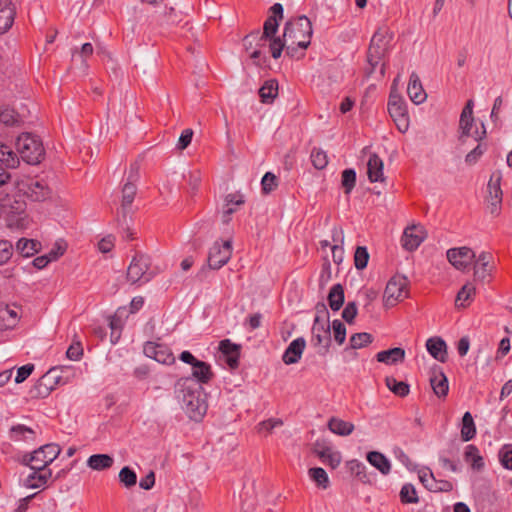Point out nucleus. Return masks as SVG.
I'll list each match as a JSON object with an SVG mask.
<instances>
[{
  "mask_svg": "<svg viewBox=\"0 0 512 512\" xmlns=\"http://www.w3.org/2000/svg\"><path fill=\"white\" fill-rule=\"evenodd\" d=\"M176 386L189 418L200 420L206 414L208 407L204 388L189 377L179 379Z\"/></svg>",
  "mask_w": 512,
  "mask_h": 512,
  "instance_id": "f257e3e1",
  "label": "nucleus"
},
{
  "mask_svg": "<svg viewBox=\"0 0 512 512\" xmlns=\"http://www.w3.org/2000/svg\"><path fill=\"white\" fill-rule=\"evenodd\" d=\"M271 15L266 19L263 26V32L255 31L244 38L245 43L249 39H259L260 42L270 41V52L274 59H278L285 47L284 39L276 37L278 31L279 20L283 18V6L280 3H275L271 8Z\"/></svg>",
  "mask_w": 512,
  "mask_h": 512,
  "instance_id": "f03ea898",
  "label": "nucleus"
},
{
  "mask_svg": "<svg viewBox=\"0 0 512 512\" xmlns=\"http://www.w3.org/2000/svg\"><path fill=\"white\" fill-rule=\"evenodd\" d=\"M312 34L313 29L310 19L302 15L289 20L285 24L283 38L285 44L289 42V40H293V44H297L301 50H305L310 45Z\"/></svg>",
  "mask_w": 512,
  "mask_h": 512,
  "instance_id": "7ed1b4c3",
  "label": "nucleus"
},
{
  "mask_svg": "<svg viewBox=\"0 0 512 512\" xmlns=\"http://www.w3.org/2000/svg\"><path fill=\"white\" fill-rule=\"evenodd\" d=\"M17 151L23 161L28 164H39L45 156L41 140L31 133L21 134L16 141Z\"/></svg>",
  "mask_w": 512,
  "mask_h": 512,
  "instance_id": "20e7f679",
  "label": "nucleus"
},
{
  "mask_svg": "<svg viewBox=\"0 0 512 512\" xmlns=\"http://www.w3.org/2000/svg\"><path fill=\"white\" fill-rule=\"evenodd\" d=\"M391 40L392 34L388 29L380 28L372 36L367 52V62L370 65L369 74L375 71L377 65L386 55Z\"/></svg>",
  "mask_w": 512,
  "mask_h": 512,
  "instance_id": "39448f33",
  "label": "nucleus"
},
{
  "mask_svg": "<svg viewBox=\"0 0 512 512\" xmlns=\"http://www.w3.org/2000/svg\"><path fill=\"white\" fill-rule=\"evenodd\" d=\"M61 448L58 444H45L32 453L23 456L22 463L29 466L32 470H43L59 456Z\"/></svg>",
  "mask_w": 512,
  "mask_h": 512,
  "instance_id": "423d86ee",
  "label": "nucleus"
},
{
  "mask_svg": "<svg viewBox=\"0 0 512 512\" xmlns=\"http://www.w3.org/2000/svg\"><path fill=\"white\" fill-rule=\"evenodd\" d=\"M473 107H474V101L472 99H469L464 108L462 109V112L460 114L459 119V142L461 144H465L469 137H473V139L476 142H479L483 140L486 137V130L485 126L482 123V131H479L476 129L473 133L471 132L472 127L474 125L475 119L473 116Z\"/></svg>",
  "mask_w": 512,
  "mask_h": 512,
  "instance_id": "0eeeda50",
  "label": "nucleus"
},
{
  "mask_svg": "<svg viewBox=\"0 0 512 512\" xmlns=\"http://www.w3.org/2000/svg\"><path fill=\"white\" fill-rule=\"evenodd\" d=\"M151 267V259L148 255L137 252L127 269V280L131 284L136 283H147L149 282L154 274L150 270Z\"/></svg>",
  "mask_w": 512,
  "mask_h": 512,
  "instance_id": "6e6552de",
  "label": "nucleus"
},
{
  "mask_svg": "<svg viewBox=\"0 0 512 512\" xmlns=\"http://www.w3.org/2000/svg\"><path fill=\"white\" fill-rule=\"evenodd\" d=\"M408 280L405 276L395 275L387 283L383 303L389 308L396 305L399 301L408 297Z\"/></svg>",
  "mask_w": 512,
  "mask_h": 512,
  "instance_id": "1a4fd4ad",
  "label": "nucleus"
},
{
  "mask_svg": "<svg viewBox=\"0 0 512 512\" xmlns=\"http://www.w3.org/2000/svg\"><path fill=\"white\" fill-rule=\"evenodd\" d=\"M388 112L395 122L397 129L401 133H405L409 128V116L406 103L401 96L393 92L390 93Z\"/></svg>",
  "mask_w": 512,
  "mask_h": 512,
  "instance_id": "9d476101",
  "label": "nucleus"
},
{
  "mask_svg": "<svg viewBox=\"0 0 512 512\" xmlns=\"http://www.w3.org/2000/svg\"><path fill=\"white\" fill-rule=\"evenodd\" d=\"M501 174L493 173L487 185L488 195L486 197L487 209L493 216H498L501 212L502 204V189H501Z\"/></svg>",
  "mask_w": 512,
  "mask_h": 512,
  "instance_id": "9b49d317",
  "label": "nucleus"
},
{
  "mask_svg": "<svg viewBox=\"0 0 512 512\" xmlns=\"http://www.w3.org/2000/svg\"><path fill=\"white\" fill-rule=\"evenodd\" d=\"M311 342L315 347L320 348V354H325L328 352L331 344V332L328 320L324 322L321 321L319 316L315 317L312 327Z\"/></svg>",
  "mask_w": 512,
  "mask_h": 512,
  "instance_id": "f8f14e48",
  "label": "nucleus"
},
{
  "mask_svg": "<svg viewBox=\"0 0 512 512\" xmlns=\"http://www.w3.org/2000/svg\"><path fill=\"white\" fill-rule=\"evenodd\" d=\"M22 191L32 201H44L50 197V188L42 180L27 179L18 184Z\"/></svg>",
  "mask_w": 512,
  "mask_h": 512,
  "instance_id": "ddd939ff",
  "label": "nucleus"
},
{
  "mask_svg": "<svg viewBox=\"0 0 512 512\" xmlns=\"http://www.w3.org/2000/svg\"><path fill=\"white\" fill-rule=\"evenodd\" d=\"M231 255V240H226L222 245H220L218 242H215L214 245L210 248L208 254V265L212 269H220L230 260Z\"/></svg>",
  "mask_w": 512,
  "mask_h": 512,
  "instance_id": "4468645a",
  "label": "nucleus"
},
{
  "mask_svg": "<svg viewBox=\"0 0 512 512\" xmlns=\"http://www.w3.org/2000/svg\"><path fill=\"white\" fill-rule=\"evenodd\" d=\"M143 352L147 357L152 358L159 363L165 365H172L175 363V357L171 349L164 344L148 341L143 347Z\"/></svg>",
  "mask_w": 512,
  "mask_h": 512,
  "instance_id": "2eb2a0df",
  "label": "nucleus"
},
{
  "mask_svg": "<svg viewBox=\"0 0 512 512\" xmlns=\"http://www.w3.org/2000/svg\"><path fill=\"white\" fill-rule=\"evenodd\" d=\"M447 259L458 270H465L475 258L474 251L466 246L447 250Z\"/></svg>",
  "mask_w": 512,
  "mask_h": 512,
  "instance_id": "dca6fc26",
  "label": "nucleus"
},
{
  "mask_svg": "<svg viewBox=\"0 0 512 512\" xmlns=\"http://www.w3.org/2000/svg\"><path fill=\"white\" fill-rule=\"evenodd\" d=\"M426 238V231L420 225L406 227L402 236V246L408 251L416 250Z\"/></svg>",
  "mask_w": 512,
  "mask_h": 512,
  "instance_id": "f3484780",
  "label": "nucleus"
},
{
  "mask_svg": "<svg viewBox=\"0 0 512 512\" xmlns=\"http://www.w3.org/2000/svg\"><path fill=\"white\" fill-rule=\"evenodd\" d=\"M494 268L492 255L488 252L480 253L474 266V279L485 282L487 278L491 277Z\"/></svg>",
  "mask_w": 512,
  "mask_h": 512,
  "instance_id": "a211bd4d",
  "label": "nucleus"
},
{
  "mask_svg": "<svg viewBox=\"0 0 512 512\" xmlns=\"http://www.w3.org/2000/svg\"><path fill=\"white\" fill-rule=\"evenodd\" d=\"M430 384L435 395L439 398H445L449 391L448 379L439 366L431 369Z\"/></svg>",
  "mask_w": 512,
  "mask_h": 512,
  "instance_id": "6ab92c4d",
  "label": "nucleus"
},
{
  "mask_svg": "<svg viewBox=\"0 0 512 512\" xmlns=\"http://www.w3.org/2000/svg\"><path fill=\"white\" fill-rule=\"evenodd\" d=\"M306 347V340L303 337L294 339L283 353L282 361L286 365H292L299 362Z\"/></svg>",
  "mask_w": 512,
  "mask_h": 512,
  "instance_id": "aec40b11",
  "label": "nucleus"
},
{
  "mask_svg": "<svg viewBox=\"0 0 512 512\" xmlns=\"http://www.w3.org/2000/svg\"><path fill=\"white\" fill-rule=\"evenodd\" d=\"M53 373H48V371L41 376L34 386L30 390V394L35 398H45L47 397L52 390H54L55 382L53 381Z\"/></svg>",
  "mask_w": 512,
  "mask_h": 512,
  "instance_id": "412c9836",
  "label": "nucleus"
},
{
  "mask_svg": "<svg viewBox=\"0 0 512 512\" xmlns=\"http://www.w3.org/2000/svg\"><path fill=\"white\" fill-rule=\"evenodd\" d=\"M137 192L136 185L132 182H126L122 188L121 217L124 224L127 225V218L131 212V205Z\"/></svg>",
  "mask_w": 512,
  "mask_h": 512,
  "instance_id": "4be33fe9",
  "label": "nucleus"
},
{
  "mask_svg": "<svg viewBox=\"0 0 512 512\" xmlns=\"http://www.w3.org/2000/svg\"><path fill=\"white\" fill-rule=\"evenodd\" d=\"M15 8L10 0H0V35L6 33L13 25Z\"/></svg>",
  "mask_w": 512,
  "mask_h": 512,
  "instance_id": "5701e85b",
  "label": "nucleus"
},
{
  "mask_svg": "<svg viewBox=\"0 0 512 512\" xmlns=\"http://www.w3.org/2000/svg\"><path fill=\"white\" fill-rule=\"evenodd\" d=\"M407 93L411 101L415 104H421L426 100L427 95L422 88L418 75L415 72L410 75Z\"/></svg>",
  "mask_w": 512,
  "mask_h": 512,
  "instance_id": "b1692460",
  "label": "nucleus"
},
{
  "mask_svg": "<svg viewBox=\"0 0 512 512\" xmlns=\"http://www.w3.org/2000/svg\"><path fill=\"white\" fill-rule=\"evenodd\" d=\"M426 348L430 355L436 360L444 363L447 360V345L440 337L429 338L426 342Z\"/></svg>",
  "mask_w": 512,
  "mask_h": 512,
  "instance_id": "393cba45",
  "label": "nucleus"
},
{
  "mask_svg": "<svg viewBox=\"0 0 512 512\" xmlns=\"http://www.w3.org/2000/svg\"><path fill=\"white\" fill-rule=\"evenodd\" d=\"M51 477V469L43 468V470H33V472L26 478L24 485L31 489L44 488Z\"/></svg>",
  "mask_w": 512,
  "mask_h": 512,
  "instance_id": "a878e982",
  "label": "nucleus"
},
{
  "mask_svg": "<svg viewBox=\"0 0 512 512\" xmlns=\"http://www.w3.org/2000/svg\"><path fill=\"white\" fill-rule=\"evenodd\" d=\"M192 376L194 381L202 386V384H208L215 375L210 364L199 360L192 368Z\"/></svg>",
  "mask_w": 512,
  "mask_h": 512,
  "instance_id": "bb28decb",
  "label": "nucleus"
},
{
  "mask_svg": "<svg viewBox=\"0 0 512 512\" xmlns=\"http://www.w3.org/2000/svg\"><path fill=\"white\" fill-rule=\"evenodd\" d=\"M376 359L378 362L384 363L386 365H395L404 361L405 350L400 347L383 350L376 354Z\"/></svg>",
  "mask_w": 512,
  "mask_h": 512,
  "instance_id": "cd10ccee",
  "label": "nucleus"
},
{
  "mask_svg": "<svg viewBox=\"0 0 512 512\" xmlns=\"http://www.w3.org/2000/svg\"><path fill=\"white\" fill-rule=\"evenodd\" d=\"M367 174L371 182L384 181L383 161L377 154H372L367 163Z\"/></svg>",
  "mask_w": 512,
  "mask_h": 512,
  "instance_id": "c85d7f7f",
  "label": "nucleus"
},
{
  "mask_svg": "<svg viewBox=\"0 0 512 512\" xmlns=\"http://www.w3.org/2000/svg\"><path fill=\"white\" fill-rule=\"evenodd\" d=\"M245 202L244 196L240 193H230L225 197V204L222 212V223L228 224L231 221V215L235 209H231V204L243 205Z\"/></svg>",
  "mask_w": 512,
  "mask_h": 512,
  "instance_id": "c756f323",
  "label": "nucleus"
},
{
  "mask_svg": "<svg viewBox=\"0 0 512 512\" xmlns=\"http://www.w3.org/2000/svg\"><path fill=\"white\" fill-rule=\"evenodd\" d=\"M476 294V287L472 282H467L462 286L456 296L455 305L459 308L468 307Z\"/></svg>",
  "mask_w": 512,
  "mask_h": 512,
  "instance_id": "7c9ffc66",
  "label": "nucleus"
},
{
  "mask_svg": "<svg viewBox=\"0 0 512 512\" xmlns=\"http://www.w3.org/2000/svg\"><path fill=\"white\" fill-rule=\"evenodd\" d=\"M464 459L467 463H470L471 468L475 471H481L485 466L484 459L480 455L479 449L473 444L466 446Z\"/></svg>",
  "mask_w": 512,
  "mask_h": 512,
  "instance_id": "2f4dec72",
  "label": "nucleus"
},
{
  "mask_svg": "<svg viewBox=\"0 0 512 512\" xmlns=\"http://www.w3.org/2000/svg\"><path fill=\"white\" fill-rule=\"evenodd\" d=\"M0 163L2 167L7 169H15L20 161L17 153H15L8 145L0 142Z\"/></svg>",
  "mask_w": 512,
  "mask_h": 512,
  "instance_id": "473e14b6",
  "label": "nucleus"
},
{
  "mask_svg": "<svg viewBox=\"0 0 512 512\" xmlns=\"http://www.w3.org/2000/svg\"><path fill=\"white\" fill-rule=\"evenodd\" d=\"M18 312L9 306L0 307V330L12 329L18 322Z\"/></svg>",
  "mask_w": 512,
  "mask_h": 512,
  "instance_id": "72a5a7b5",
  "label": "nucleus"
},
{
  "mask_svg": "<svg viewBox=\"0 0 512 512\" xmlns=\"http://www.w3.org/2000/svg\"><path fill=\"white\" fill-rule=\"evenodd\" d=\"M41 249V243L34 239L20 238L16 243V251L23 257H31Z\"/></svg>",
  "mask_w": 512,
  "mask_h": 512,
  "instance_id": "f704fd0d",
  "label": "nucleus"
},
{
  "mask_svg": "<svg viewBox=\"0 0 512 512\" xmlns=\"http://www.w3.org/2000/svg\"><path fill=\"white\" fill-rule=\"evenodd\" d=\"M329 430L340 436H348L354 431V424L337 417H331L328 421Z\"/></svg>",
  "mask_w": 512,
  "mask_h": 512,
  "instance_id": "c9c22d12",
  "label": "nucleus"
},
{
  "mask_svg": "<svg viewBox=\"0 0 512 512\" xmlns=\"http://www.w3.org/2000/svg\"><path fill=\"white\" fill-rule=\"evenodd\" d=\"M278 95V82L270 79L264 82L259 89V96L261 101L265 104L272 103Z\"/></svg>",
  "mask_w": 512,
  "mask_h": 512,
  "instance_id": "e433bc0d",
  "label": "nucleus"
},
{
  "mask_svg": "<svg viewBox=\"0 0 512 512\" xmlns=\"http://www.w3.org/2000/svg\"><path fill=\"white\" fill-rule=\"evenodd\" d=\"M368 462L378 469L382 474L387 475L391 470V465L386 456L378 451H371L367 454Z\"/></svg>",
  "mask_w": 512,
  "mask_h": 512,
  "instance_id": "4c0bfd02",
  "label": "nucleus"
},
{
  "mask_svg": "<svg viewBox=\"0 0 512 512\" xmlns=\"http://www.w3.org/2000/svg\"><path fill=\"white\" fill-rule=\"evenodd\" d=\"M476 435V426L470 412H465L461 424V439L468 442Z\"/></svg>",
  "mask_w": 512,
  "mask_h": 512,
  "instance_id": "58836bf2",
  "label": "nucleus"
},
{
  "mask_svg": "<svg viewBox=\"0 0 512 512\" xmlns=\"http://www.w3.org/2000/svg\"><path fill=\"white\" fill-rule=\"evenodd\" d=\"M87 465L93 470H105L113 465V458L107 454H94L88 458Z\"/></svg>",
  "mask_w": 512,
  "mask_h": 512,
  "instance_id": "ea45409f",
  "label": "nucleus"
},
{
  "mask_svg": "<svg viewBox=\"0 0 512 512\" xmlns=\"http://www.w3.org/2000/svg\"><path fill=\"white\" fill-rule=\"evenodd\" d=\"M344 289L341 284H335L329 291L328 303L333 311H338L344 304Z\"/></svg>",
  "mask_w": 512,
  "mask_h": 512,
  "instance_id": "a19ab883",
  "label": "nucleus"
},
{
  "mask_svg": "<svg viewBox=\"0 0 512 512\" xmlns=\"http://www.w3.org/2000/svg\"><path fill=\"white\" fill-rule=\"evenodd\" d=\"M319 458L324 464L330 466L332 469H336L342 461L341 453L333 450L331 446L328 449L321 451L319 453Z\"/></svg>",
  "mask_w": 512,
  "mask_h": 512,
  "instance_id": "79ce46f5",
  "label": "nucleus"
},
{
  "mask_svg": "<svg viewBox=\"0 0 512 512\" xmlns=\"http://www.w3.org/2000/svg\"><path fill=\"white\" fill-rule=\"evenodd\" d=\"M385 383L387 388L399 397H405L410 392L409 385L404 381H397L394 377H386Z\"/></svg>",
  "mask_w": 512,
  "mask_h": 512,
  "instance_id": "37998d69",
  "label": "nucleus"
},
{
  "mask_svg": "<svg viewBox=\"0 0 512 512\" xmlns=\"http://www.w3.org/2000/svg\"><path fill=\"white\" fill-rule=\"evenodd\" d=\"M34 435L33 429L22 424L14 425L10 429V439L13 441L33 439Z\"/></svg>",
  "mask_w": 512,
  "mask_h": 512,
  "instance_id": "c03bdc74",
  "label": "nucleus"
},
{
  "mask_svg": "<svg viewBox=\"0 0 512 512\" xmlns=\"http://www.w3.org/2000/svg\"><path fill=\"white\" fill-rule=\"evenodd\" d=\"M347 467L349 471L363 483H367L370 481L366 473V466L362 462L356 459L350 460L347 462Z\"/></svg>",
  "mask_w": 512,
  "mask_h": 512,
  "instance_id": "a18cd8bd",
  "label": "nucleus"
},
{
  "mask_svg": "<svg viewBox=\"0 0 512 512\" xmlns=\"http://www.w3.org/2000/svg\"><path fill=\"white\" fill-rule=\"evenodd\" d=\"M309 476L317 484L318 487L326 489L329 486V478L326 471L323 468H310Z\"/></svg>",
  "mask_w": 512,
  "mask_h": 512,
  "instance_id": "49530a36",
  "label": "nucleus"
},
{
  "mask_svg": "<svg viewBox=\"0 0 512 512\" xmlns=\"http://www.w3.org/2000/svg\"><path fill=\"white\" fill-rule=\"evenodd\" d=\"M400 500L404 504H415L419 502L415 487L407 483L402 486L400 491Z\"/></svg>",
  "mask_w": 512,
  "mask_h": 512,
  "instance_id": "de8ad7c7",
  "label": "nucleus"
},
{
  "mask_svg": "<svg viewBox=\"0 0 512 512\" xmlns=\"http://www.w3.org/2000/svg\"><path fill=\"white\" fill-rule=\"evenodd\" d=\"M373 341V336L367 332L355 333L350 338V346L352 349L363 348Z\"/></svg>",
  "mask_w": 512,
  "mask_h": 512,
  "instance_id": "09e8293b",
  "label": "nucleus"
},
{
  "mask_svg": "<svg viewBox=\"0 0 512 512\" xmlns=\"http://www.w3.org/2000/svg\"><path fill=\"white\" fill-rule=\"evenodd\" d=\"M313 166L318 169H324L328 164L327 153L319 148H313L310 155Z\"/></svg>",
  "mask_w": 512,
  "mask_h": 512,
  "instance_id": "8fccbe9b",
  "label": "nucleus"
},
{
  "mask_svg": "<svg viewBox=\"0 0 512 512\" xmlns=\"http://www.w3.org/2000/svg\"><path fill=\"white\" fill-rule=\"evenodd\" d=\"M14 254L13 244L6 239H0V266L7 264Z\"/></svg>",
  "mask_w": 512,
  "mask_h": 512,
  "instance_id": "3c124183",
  "label": "nucleus"
},
{
  "mask_svg": "<svg viewBox=\"0 0 512 512\" xmlns=\"http://www.w3.org/2000/svg\"><path fill=\"white\" fill-rule=\"evenodd\" d=\"M119 481L126 487L130 488L136 485L137 475L128 466L123 467L119 472Z\"/></svg>",
  "mask_w": 512,
  "mask_h": 512,
  "instance_id": "603ef678",
  "label": "nucleus"
},
{
  "mask_svg": "<svg viewBox=\"0 0 512 512\" xmlns=\"http://www.w3.org/2000/svg\"><path fill=\"white\" fill-rule=\"evenodd\" d=\"M498 458L505 469L512 470V444L503 445L498 452Z\"/></svg>",
  "mask_w": 512,
  "mask_h": 512,
  "instance_id": "864d4df0",
  "label": "nucleus"
},
{
  "mask_svg": "<svg viewBox=\"0 0 512 512\" xmlns=\"http://www.w3.org/2000/svg\"><path fill=\"white\" fill-rule=\"evenodd\" d=\"M369 261V253L364 246H358L354 254V264L358 270H363L367 267Z\"/></svg>",
  "mask_w": 512,
  "mask_h": 512,
  "instance_id": "5fc2aeb1",
  "label": "nucleus"
},
{
  "mask_svg": "<svg viewBox=\"0 0 512 512\" xmlns=\"http://www.w3.org/2000/svg\"><path fill=\"white\" fill-rule=\"evenodd\" d=\"M342 186L344 188V192L349 194L356 184V172L354 169H345L342 172Z\"/></svg>",
  "mask_w": 512,
  "mask_h": 512,
  "instance_id": "6e6d98bb",
  "label": "nucleus"
},
{
  "mask_svg": "<svg viewBox=\"0 0 512 512\" xmlns=\"http://www.w3.org/2000/svg\"><path fill=\"white\" fill-rule=\"evenodd\" d=\"M0 122L7 126H13L18 122V114L14 109L4 108L0 112Z\"/></svg>",
  "mask_w": 512,
  "mask_h": 512,
  "instance_id": "4d7b16f0",
  "label": "nucleus"
},
{
  "mask_svg": "<svg viewBox=\"0 0 512 512\" xmlns=\"http://www.w3.org/2000/svg\"><path fill=\"white\" fill-rule=\"evenodd\" d=\"M277 185V178L273 173L267 172L264 174L261 181L262 191L264 194H268L273 191Z\"/></svg>",
  "mask_w": 512,
  "mask_h": 512,
  "instance_id": "13d9d810",
  "label": "nucleus"
},
{
  "mask_svg": "<svg viewBox=\"0 0 512 512\" xmlns=\"http://www.w3.org/2000/svg\"><path fill=\"white\" fill-rule=\"evenodd\" d=\"M332 328L334 333L335 341L341 345L345 342L346 339V327L345 325L338 319L332 322Z\"/></svg>",
  "mask_w": 512,
  "mask_h": 512,
  "instance_id": "bf43d9fd",
  "label": "nucleus"
},
{
  "mask_svg": "<svg viewBox=\"0 0 512 512\" xmlns=\"http://www.w3.org/2000/svg\"><path fill=\"white\" fill-rule=\"evenodd\" d=\"M219 350L227 357L239 353L240 345L232 343L229 339H224L219 343Z\"/></svg>",
  "mask_w": 512,
  "mask_h": 512,
  "instance_id": "052dcab7",
  "label": "nucleus"
},
{
  "mask_svg": "<svg viewBox=\"0 0 512 512\" xmlns=\"http://www.w3.org/2000/svg\"><path fill=\"white\" fill-rule=\"evenodd\" d=\"M486 150V146L478 142L477 146L471 150L465 157V162L469 165L475 164L478 159L483 155Z\"/></svg>",
  "mask_w": 512,
  "mask_h": 512,
  "instance_id": "680f3d73",
  "label": "nucleus"
},
{
  "mask_svg": "<svg viewBox=\"0 0 512 512\" xmlns=\"http://www.w3.org/2000/svg\"><path fill=\"white\" fill-rule=\"evenodd\" d=\"M357 316V305L355 302H348L342 311V318L349 324L354 322Z\"/></svg>",
  "mask_w": 512,
  "mask_h": 512,
  "instance_id": "e2e57ef3",
  "label": "nucleus"
},
{
  "mask_svg": "<svg viewBox=\"0 0 512 512\" xmlns=\"http://www.w3.org/2000/svg\"><path fill=\"white\" fill-rule=\"evenodd\" d=\"M283 421L279 418H270L267 420H264L258 424V431H267L271 432L274 428L282 426Z\"/></svg>",
  "mask_w": 512,
  "mask_h": 512,
  "instance_id": "0e129e2a",
  "label": "nucleus"
},
{
  "mask_svg": "<svg viewBox=\"0 0 512 512\" xmlns=\"http://www.w3.org/2000/svg\"><path fill=\"white\" fill-rule=\"evenodd\" d=\"M34 365L33 364H26L18 368L17 375L15 377V382L17 384L24 382L33 372Z\"/></svg>",
  "mask_w": 512,
  "mask_h": 512,
  "instance_id": "69168bd1",
  "label": "nucleus"
},
{
  "mask_svg": "<svg viewBox=\"0 0 512 512\" xmlns=\"http://www.w3.org/2000/svg\"><path fill=\"white\" fill-rule=\"evenodd\" d=\"M453 489V484L450 481L447 480H440L437 481L434 478L433 486H430L431 491L435 492H450Z\"/></svg>",
  "mask_w": 512,
  "mask_h": 512,
  "instance_id": "338daca9",
  "label": "nucleus"
},
{
  "mask_svg": "<svg viewBox=\"0 0 512 512\" xmlns=\"http://www.w3.org/2000/svg\"><path fill=\"white\" fill-rule=\"evenodd\" d=\"M192 137H193V130L190 128L185 129L179 137L178 148L180 150H184L185 148H187L192 141Z\"/></svg>",
  "mask_w": 512,
  "mask_h": 512,
  "instance_id": "774afa93",
  "label": "nucleus"
}]
</instances>
